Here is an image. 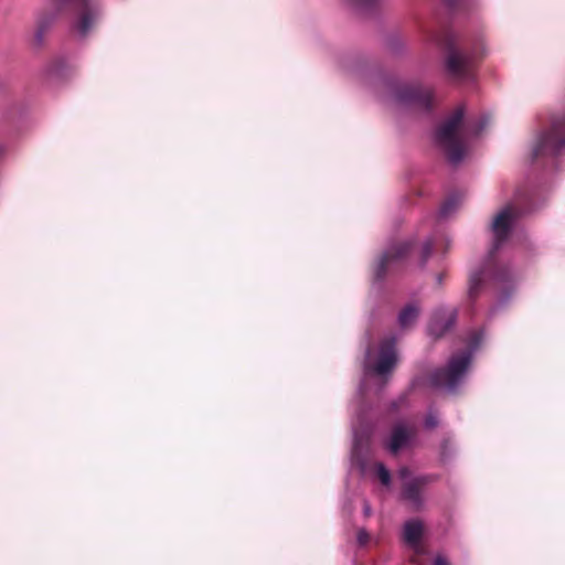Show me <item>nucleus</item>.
<instances>
[{
	"mask_svg": "<svg viewBox=\"0 0 565 565\" xmlns=\"http://www.w3.org/2000/svg\"><path fill=\"white\" fill-rule=\"evenodd\" d=\"M465 109L458 107L449 118L437 129L436 141L446 149L451 164L460 163L466 156L465 141L477 137L488 125V118L476 121H463Z\"/></svg>",
	"mask_w": 565,
	"mask_h": 565,
	"instance_id": "1",
	"label": "nucleus"
},
{
	"mask_svg": "<svg viewBox=\"0 0 565 565\" xmlns=\"http://www.w3.org/2000/svg\"><path fill=\"white\" fill-rule=\"evenodd\" d=\"M482 341V332H473L469 339V348L462 352L452 354L447 365L437 369L430 375V384L435 388L455 393L467 377L471 364L472 354Z\"/></svg>",
	"mask_w": 565,
	"mask_h": 565,
	"instance_id": "2",
	"label": "nucleus"
},
{
	"mask_svg": "<svg viewBox=\"0 0 565 565\" xmlns=\"http://www.w3.org/2000/svg\"><path fill=\"white\" fill-rule=\"evenodd\" d=\"M55 7L56 12L72 11L76 15L74 29L82 38L87 35L100 14L95 0H57Z\"/></svg>",
	"mask_w": 565,
	"mask_h": 565,
	"instance_id": "3",
	"label": "nucleus"
},
{
	"mask_svg": "<svg viewBox=\"0 0 565 565\" xmlns=\"http://www.w3.org/2000/svg\"><path fill=\"white\" fill-rule=\"evenodd\" d=\"M565 149V115L554 118L551 129L542 132L533 145V157H554Z\"/></svg>",
	"mask_w": 565,
	"mask_h": 565,
	"instance_id": "4",
	"label": "nucleus"
},
{
	"mask_svg": "<svg viewBox=\"0 0 565 565\" xmlns=\"http://www.w3.org/2000/svg\"><path fill=\"white\" fill-rule=\"evenodd\" d=\"M395 338L385 339L380 345L379 358L372 362L371 350L367 349L365 354L364 371L367 374L373 372L379 376H386L391 374L397 364V353L395 348Z\"/></svg>",
	"mask_w": 565,
	"mask_h": 565,
	"instance_id": "5",
	"label": "nucleus"
},
{
	"mask_svg": "<svg viewBox=\"0 0 565 565\" xmlns=\"http://www.w3.org/2000/svg\"><path fill=\"white\" fill-rule=\"evenodd\" d=\"M518 215V211L512 205H508L494 216L491 224L493 233L491 254L508 241Z\"/></svg>",
	"mask_w": 565,
	"mask_h": 565,
	"instance_id": "6",
	"label": "nucleus"
},
{
	"mask_svg": "<svg viewBox=\"0 0 565 565\" xmlns=\"http://www.w3.org/2000/svg\"><path fill=\"white\" fill-rule=\"evenodd\" d=\"M481 54L477 49H473L471 53L460 52L454 47L452 41H450L446 57L447 72L455 78H466L469 75L473 60Z\"/></svg>",
	"mask_w": 565,
	"mask_h": 565,
	"instance_id": "7",
	"label": "nucleus"
},
{
	"mask_svg": "<svg viewBox=\"0 0 565 565\" xmlns=\"http://www.w3.org/2000/svg\"><path fill=\"white\" fill-rule=\"evenodd\" d=\"M396 98L403 105L428 110L431 106L433 92L420 85H404L398 88Z\"/></svg>",
	"mask_w": 565,
	"mask_h": 565,
	"instance_id": "8",
	"label": "nucleus"
},
{
	"mask_svg": "<svg viewBox=\"0 0 565 565\" xmlns=\"http://www.w3.org/2000/svg\"><path fill=\"white\" fill-rule=\"evenodd\" d=\"M415 435L416 429L413 425L399 422L394 425L385 446L391 454L396 455L399 450L411 446Z\"/></svg>",
	"mask_w": 565,
	"mask_h": 565,
	"instance_id": "9",
	"label": "nucleus"
},
{
	"mask_svg": "<svg viewBox=\"0 0 565 565\" xmlns=\"http://www.w3.org/2000/svg\"><path fill=\"white\" fill-rule=\"evenodd\" d=\"M398 477L403 481V498L415 508H419L422 505L420 487L427 482V478L412 477L409 469L406 467L398 470Z\"/></svg>",
	"mask_w": 565,
	"mask_h": 565,
	"instance_id": "10",
	"label": "nucleus"
},
{
	"mask_svg": "<svg viewBox=\"0 0 565 565\" xmlns=\"http://www.w3.org/2000/svg\"><path fill=\"white\" fill-rule=\"evenodd\" d=\"M412 248L409 242H403L397 245L390 246L380 258L375 267L376 279H382L387 268L396 262L404 259Z\"/></svg>",
	"mask_w": 565,
	"mask_h": 565,
	"instance_id": "11",
	"label": "nucleus"
},
{
	"mask_svg": "<svg viewBox=\"0 0 565 565\" xmlns=\"http://www.w3.org/2000/svg\"><path fill=\"white\" fill-rule=\"evenodd\" d=\"M456 316L454 308L437 309L428 324V333L434 338L441 337L455 324Z\"/></svg>",
	"mask_w": 565,
	"mask_h": 565,
	"instance_id": "12",
	"label": "nucleus"
},
{
	"mask_svg": "<svg viewBox=\"0 0 565 565\" xmlns=\"http://www.w3.org/2000/svg\"><path fill=\"white\" fill-rule=\"evenodd\" d=\"M424 525L418 519H411L405 522L403 527V539L416 553H422L420 540L423 536Z\"/></svg>",
	"mask_w": 565,
	"mask_h": 565,
	"instance_id": "13",
	"label": "nucleus"
},
{
	"mask_svg": "<svg viewBox=\"0 0 565 565\" xmlns=\"http://www.w3.org/2000/svg\"><path fill=\"white\" fill-rule=\"evenodd\" d=\"M419 315V308L415 303H409L404 307L398 315V324L401 329H407L412 327Z\"/></svg>",
	"mask_w": 565,
	"mask_h": 565,
	"instance_id": "14",
	"label": "nucleus"
},
{
	"mask_svg": "<svg viewBox=\"0 0 565 565\" xmlns=\"http://www.w3.org/2000/svg\"><path fill=\"white\" fill-rule=\"evenodd\" d=\"M461 203V196L459 194H451L440 206L439 216L443 218L449 217L457 211Z\"/></svg>",
	"mask_w": 565,
	"mask_h": 565,
	"instance_id": "15",
	"label": "nucleus"
},
{
	"mask_svg": "<svg viewBox=\"0 0 565 565\" xmlns=\"http://www.w3.org/2000/svg\"><path fill=\"white\" fill-rule=\"evenodd\" d=\"M483 271H475L469 277V296L472 298L476 296L479 286L482 282Z\"/></svg>",
	"mask_w": 565,
	"mask_h": 565,
	"instance_id": "16",
	"label": "nucleus"
},
{
	"mask_svg": "<svg viewBox=\"0 0 565 565\" xmlns=\"http://www.w3.org/2000/svg\"><path fill=\"white\" fill-rule=\"evenodd\" d=\"M52 19L41 17L38 19V31L35 33V41L41 44L45 30L50 26Z\"/></svg>",
	"mask_w": 565,
	"mask_h": 565,
	"instance_id": "17",
	"label": "nucleus"
},
{
	"mask_svg": "<svg viewBox=\"0 0 565 565\" xmlns=\"http://www.w3.org/2000/svg\"><path fill=\"white\" fill-rule=\"evenodd\" d=\"M376 471L377 477L383 486H390L391 484V473L388 469L383 463L376 465Z\"/></svg>",
	"mask_w": 565,
	"mask_h": 565,
	"instance_id": "18",
	"label": "nucleus"
},
{
	"mask_svg": "<svg viewBox=\"0 0 565 565\" xmlns=\"http://www.w3.org/2000/svg\"><path fill=\"white\" fill-rule=\"evenodd\" d=\"M431 253H433V242L431 241H426L424 243V245H423V248H422L423 265H425V263L427 262V259L429 258Z\"/></svg>",
	"mask_w": 565,
	"mask_h": 565,
	"instance_id": "19",
	"label": "nucleus"
},
{
	"mask_svg": "<svg viewBox=\"0 0 565 565\" xmlns=\"http://www.w3.org/2000/svg\"><path fill=\"white\" fill-rule=\"evenodd\" d=\"M438 425V417L433 412H429L425 419V427L428 429H433Z\"/></svg>",
	"mask_w": 565,
	"mask_h": 565,
	"instance_id": "20",
	"label": "nucleus"
},
{
	"mask_svg": "<svg viewBox=\"0 0 565 565\" xmlns=\"http://www.w3.org/2000/svg\"><path fill=\"white\" fill-rule=\"evenodd\" d=\"M350 3L354 7H369L373 4L376 0H349Z\"/></svg>",
	"mask_w": 565,
	"mask_h": 565,
	"instance_id": "21",
	"label": "nucleus"
},
{
	"mask_svg": "<svg viewBox=\"0 0 565 565\" xmlns=\"http://www.w3.org/2000/svg\"><path fill=\"white\" fill-rule=\"evenodd\" d=\"M369 540V534L365 530H360L358 532V542L361 544V545H364Z\"/></svg>",
	"mask_w": 565,
	"mask_h": 565,
	"instance_id": "22",
	"label": "nucleus"
},
{
	"mask_svg": "<svg viewBox=\"0 0 565 565\" xmlns=\"http://www.w3.org/2000/svg\"><path fill=\"white\" fill-rule=\"evenodd\" d=\"M353 447L358 449L360 444L362 443V437L359 435L358 429L353 426Z\"/></svg>",
	"mask_w": 565,
	"mask_h": 565,
	"instance_id": "23",
	"label": "nucleus"
},
{
	"mask_svg": "<svg viewBox=\"0 0 565 565\" xmlns=\"http://www.w3.org/2000/svg\"><path fill=\"white\" fill-rule=\"evenodd\" d=\"M434 565H450L448 561L443 556H437L435 558Z\"/></svg>",
	"mask_w": 565,
	"mask_h": 565,
	"instance_id": "24",
	"label": "nucleus"
},
{
	"mask_svg": "<svg viewBox=\"0 0 565 565\" xmlns=\"http://www.w3.org/2000/svg\"><path fill=\"white\" fill-rule=\"evenodd\" d=\"M364 514L366 516H369L371 514V507H370L369 502L364 503Z\"/></svg>",
	"mask_w": 565,
	"mask_h": 565,
	"instance_id": "25",
	"label": "nucleus"
},
{
	"mask_svg": "<svg viewBox=\"0 0 565 565\" xmlns=\"http://www.w3.org/2000/svg\"><path fill=\"white\" fill-rule=\"evenodd\" d=\"M436 278H437V282H438V284H441L443 276H441V275H437V277H436Z\"/></svg>",
	"mask_w": 565,
	"mask_h": 565,
	"instance_id": "26",
	"label": "nucleus"
},
{
	"mask_svg": "<svg viewBox=\"0 0 565 565\" xmlns=\"http://www.w3.org/2000/svg\"><path fill=\"white\" fill-rule=\"evenodd\" d=\"M448 4H452V0H445Z\"/></svg>",
	"mask_w": 565,
	"mask_h": 565,
	"instance_id": "27",
	"label": "nucleus"
}]
</instances>
